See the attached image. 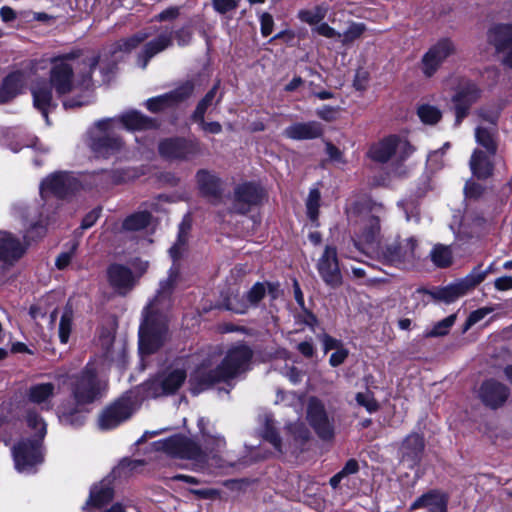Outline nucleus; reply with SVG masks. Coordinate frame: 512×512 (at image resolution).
<instances>
[{
	"instance_id": "nucleus-62",
	"label": "nucleus",
	"mask_w": 512,
	"mask_h": 512,
	"mask_svg": "<svg viewBox=\"0 0 512 512\" xmlns=\"http://www.w3.org/2000/svg\"><path fill=\"white\" fill-rule=\"evenodd\" d=\"M494 286L499 291H507L512 289V276H503L495 280Z\"/></svg>"
},
{
	"instance_id": "nucleus-1",
	"label": "nucleus",
	"mask_w": 512,
	"mask_h": 512,
	"mask_svg": "<svg viewBox=\"0 0 512 512\" xmlns=\"http://www.w3.org/2000/svg\"><path fill=\"white\" fill-rule=\"evenodd\" d=\"M98 64L94 55L86 57L81 63L72 55L54 59L50 70V84L38 81L31 87L34 107L39 110L48 123V113L57 106L51 87L58 97L65 96L78 88L87 90L91 87V74Z\"/></svg>"
},
{
	"instance_id": "nucleus-46",
	"label": "nucleus",
	"mask_w": 512,
	"mask_h": 512,
	"mask_svg": "<svg viewBox=\"0 0 512 512\" xmlns=\"http://www.w3.org/2000/svg\"><path fill=\"white\" fill-rule=\"evenodd\" d=\"M219 83H216L212 89L205 95V97L198 103L196 110L193 114L194 119H202L207 111L208 107L212 105L213 100L216 96Z\"/></svg>"
},
{
	"instance_id": "nucleus-37",
	"label": "nucleus",
	"mask_w": 512,
	"mask_h": 512,
	"mask_svg": "<svg viewBox=\"0 0 512 512\" xmlns=\"http://www.w3.org/2000/svg\"><path fill=\"white\" fill-rule=\"evenodd\" d=\"M329 7L326 4L314 6L309 9H302L298 12V18L311 26H317L327 16Z\"/></svg>"
},
{
	"instance_id": "nucleus-60",
	"label": "nucleus",
	"mask_w": 512,
	"mask_h": 512,
	"mask_svg": "<svg viewBox=\"0 0 512 512\" xmlns=\"http://www.w3.org/2000/svg\"><path fill=\"white\" fill-rule=\"evenodd\" d=\"M469 108L470 107H468V105H464L463 103L460 102H455V126L460 125L462 120L467 116Z\"/></svg>"
},
{
	"instance_id": "nucleus-22",
	"label": "nucleus",
	"mask_w": 512,
	"mask_h": 512,
	"mask_svg": "<svg viewBox=\"0 0 512 512\" xmlns=\"http://www.w3.org/2000/svg\"><path fill=\"white\" fill-rule=\"evenodd\" d=\"M54 396L55 385L53 383H37L28 388L26 405H37L42 411H49L53 407L52 400Z\"/></svg>"
},
{
	"instance_id": "nucleus-10",
	"label": "nucleus",
	"mask_w": 512,
	"mask_h": 512,
	"mask_svg": "<svg viewBox=\"0 0 512 512\" xmlns=\"http://www.w3.org/2000/svg\"><path fill=\"white\" fill-rule=\"evenodd\" d=\"M187 372L184 368L170 367L146 382L144 390L147 397H159L175 393L185 382Z\"/></svg>"
},
{
	"instance_id": "nucleus-13",
	"label": "nucleus",
	"mask_w": 512,
	"mask_h": 512,
	"mask_svg": "<svg viewBox=\"0 0 512 512\" xmlns=\"http://www.w3.org/2000/svg\"><path fill=\"white\" fill-rule=\"evenodd\" d=\"M455 52L454 43L443 38L432 45L428 51L422 56L420 69L426 77H432L442 63Z\"/></svg>"
},
{
	"instance_id": "nucleus-16",
	"label": "nucleus",
	"mask_w": 512,
	"mask_h": 512,
	"mask_svg": "<svg viewBox=\"0 0 512 512\" xmlns=\"http://www.w3.org/2000/svg\"><path fill=\"white\" fill-rule=\"evenodd\" d=\"M159 153L171 160H188L200 153L197 141L167 139L159 144Z\"/></svg>"
},
{
	"instance_id": "nucleus-44",
	"label": "nucleus",
	"mask_w": 512,
	"mask_h": 512,
	"mask_svg": "<svg viewBox=\"0 0 512 512\" xmlns=\"http://www.w3.org/2000/svg\"><path fill=\"white\" fill-rule=\"evenodd\" d=\"M321 195L317 188H313L309 191L308 198L306 200L307 215L312 222H316L319 216Z\"/></svg>"
},
{
	"instance_id": "nucleus-9",
	"label": "nucleus",
	"mask_w": 512,
	"mask_h": 512,
	"mask_svg": "<svg viewBox=\"0 0 512 512\" xmlns=\"http://www.w3.org/2000/svg\"><path fill=\"white\" fill-rule=\"evenodd\" d=\"M418 240L413 236L396 237L380 247L375 256L384 264L397 268L412 266L418 258Z\"/></svg>"
},
{
	"instance_id": "nucleus-56",
	"label": "nucleus",
	"mask_w": 512,
	"mask_h": 512,
	"mask_svg": "<svg viewBox=\"0 0 512 512\" xmlns=\"http://www.w3.org/2000/svg\"><path fill=\"white\" fill-rule=\"evenodd\" d=\"M180 14V7L178 6H171L165 10H163L161 13H159L157 16H155V19L158 21H170L176 19Z\"/></svg>"
},
{
	"instance_id": "nucleus-54",
	"label": "nucleus",
	"mask_w": 512,
	"mask_h": 512,
	"mask_svg": "<svg viewBox=\"0 0 512 512\" xmlns=\"http://www.w3.org/2000/svg\"><path fill=\"white\" fill-rule=\"evenodd\" d=\"M316 114L318 117L325 121H334L338 116V108L331 106H323L317 109Z\"/></svg>"
},
{
	"instance_id": "nucleus-23",
	"label": "nucleus",
	"mask_w": 512,
	"mask_h": 512,
	"mask_svg": "<svg viewBox=\"0 0 512 512\" xmlns=\"http://www.w3.org/2000/svg\"><path fill=\"white\" fill-rule=\"evenodd\" d=\"M25 248L12 234L0 231V264L11 266L24 254Z\"/></svg>"
},
{
	"instance_id": "nucleus-48",
	"label": "nucleus",
	"mask_w": 512,
	"mask_h": 512,
	"mask_svg": "<svg viewBox=\"0 0 512 512\" xmlns=\"http://www.w3.org/2000/svg\"><path fill=\"white\" fill-rule=\"evenodd\" d=\"M241 0H211L213 10L219 15L234 12Z\"/></svg>"
},
{
	"instance_id": "nucleus-32",
	"label": "nucleus",
	"mask_w": 512,
	"mask_h": 512,
	"mask_svg": "<svg viewBox=\"0 0 512 512\" xmlns=\"http://www.w3.org/2000/svg\"><path fill=\"white\" fill-rule=\"evenodd\" d=\"M446 505L447 500L442 493L431 491L418 498L412 504V509L428 508L430 512H446Z\"/></svg>"
},
{
	"instance_id": "nucleus-64",
	"label": "nucleus",
	"mask_w": 512,
	"mask_h": 512,
	"mask_svg": "<svg viewBox=\"0 0 512 512\" xmlns=\"http://www.w3.org/2000/svg\"><path fill=\"white\" fill-rule=\"evenodd\" d=\"M286 377L293 384H297L302 380L303 373L295 367H290L286 370Z\"/></svg>"
},
{
	"instance_id": "nucleus-41",
	"label": "nucleus",
	"mask_w": 512,
	"mask_h": 512,
	"mask_svg": "<svg viewBox=\"0 0 512 512\" xmlns=\"http://www.w3.org/2000/svg\"><path fill=\"white\" fill-rule=\"evenodd\" d=\"M476 142L483 146L488 154H495L496 143L494 137V131L485 127H477L475 130Z\"/></svg>"
},
{
	"instance_id": "nucleus-11",
	"label": "nucleus",
	"mask_w": 512,
	"mask_h": 512,
	"mask_svg": "<svg viewBox=\"0 0 512 512\" xmlns=\"http://www.w3.org/2000/svg\"><path fill=\"white\" fill-rule=\"evenodd\" d=\"M137 409L136 401L131 395H125L99 416V427L103 430L113 429L127 420Z\"/></svg>"
},
{
	"instance_id": "nucleus-38",
	"label": "nucleus",
	"mask_w": 512,
	"mask_h": 512,
	"mask_svg": "<svg viewBox=\"0 0 512 512\" xmlns=\"http://www.w3.org/2000/svg\"><path fill=\"white\" fill-rule=\"evenodd\" d=\"M151 216L147 211H140L131 214L126 217L122 223V229L124 231H138L148 226L150 223Z\"/></svg>"
},
{
	"instance_id": "nucleus-61",
	"label": "nucleus",
	"mask_w": 512,
	"mask_h": 512,
	"mask_svg": "<svg viewBox=\"0 0 512 512\" xmlns=\"http://www.w3.org/2000/svg\"><path fill=\"white\" fill-rule=\"evenodd\" d=\"M99 216H100V210L94 209L93 211L88 213L83 218L81 227L83 229H88V228L92 227L95 224V222L97 221V219L99 218Z\"/></svg>"
},
{
	"instance_id": "nucleus-27",
	"label": "nucleus",
	"mask_w": 512,
	"mask_h": 512,
	"mask_svg": "<svg viewBox=\"0 0 512 512\" xmlns=\"http://www.w3.org/2000/svg\"><path fill=\"white\" fill-rule=\"evenodd\" d=\"M113 495L114 492L111 481L104 479L100 483L92 486L89 498L83 506V510L86 511L90 507L101 508L112 500Z\"/></svg>"
},
{
	"instance_id": "nucleus-31",
	"label": "nucleus",
	"mask_w": 512,
	"mask_h": 512,
	"mask_svg": "<svg viewBox=\"0 0 512 512\" xmlns=\"http://www.w3.org/2000/svg\"><path fill=\"white\" fill-rule=\"evenodd\" d=\"M197 184L201 193L210 198H218L221 194L220 179L207 170H200L196 174Z\"/></svg>"
},
{
	"instance_id": "nucleus-45",
	"label": "nucleus",
	"mask_w": 512,
	"mask_h": 512,
	"mask_svg": "<svg viewBox=\"0 0 512 512\" xmlns=\"http://www.w3.org/2000/svg\"><path fill=\"white\" fill-rule=\"evenodd\" d=\"M417 113L421 121L426 124H435L442 116L441 111L430 104H423L419 106Z\"/></svg>"
},
{
	"instance_id": "nucleus-40",
	"label": "nucleus",
	"mask_w": 512,
	"mask_h": 512,
	"mask_svg": "<svg viewBox=\"0 0 512 512\" xmlns=\"http://www.w3.org/2000/svg\"><path fill=\"white\" fill-rule=\"evenodd\" d=\"M72 326L73 310L71 306L67 305L62 313L58 328V336L61 343L66 344L69 341Z\"/></svg>"
},
{
	"instance_id": "nucleus-7",
	"label": "nucleus",
	"mask_w": 512,
	"mask_h": 512,
	"mask_svg": "<svg viewBox=\"0 0 512 512\" xmlns=\"http://www.w3.org/2000/svg\"><path fill=\"white\" fill-rule=\"evenodd\" d=\"M209 421L205 418L198 420V427L202 433L204 450H202L194 441L184 436H173L164 441L157 442L156 450L163 451L166 454L181 459L192 460L197 464L203 465L208 458H215L221 453L225 446V439L214 433L212 428L208 427Z\"/></svg>"
},
{
	"instance_id": "nucleus-33",
	"label": "nucleus",
	"mask_w": 512,
	"mask_h": 512,
	"mask_svg": "<svg viewBox=\"0 0 512 512\" xmlns=\"http://www.w3.org/2000/svg\"><path fill=\"white\" fill-rule=\"evenodd\" d=\"M424 449V442L418 434L409 435L403 442L401 447L402 457L404 460L410 461L413 465L419 459Z\"/></svg>"
},
{
	"instance_id": "nucleus-34",
	"label": "nucleus",
	"mask_w": 512,
	"mask_h": 512,
	"mask_svg": "<svg viewBox=\"0 0 512 512\" xmlns=\"http://www.w3.org/2000/svg\"><path fill=\"white\" fill-rule=\"evenodd\" d=\"M490 155L480 150H475L470 159V169L477 178H487L492 174Z\"/></svg>"
},
{
	"instance_id": "nucleus-18",
	"label": "nucleus",
	"mask_w": 512,
	"mask_h": 512,
	"mask_svg": "<svg viewBox=\"0 0 512 512\" xmlns=\"http://www.w3.org/2000/svg\"><path fill=\"white\" fill-rule=\"evenodd\" d=\"M307 419L315 432L322 439L333 436V425L326 413L325 407L317 398H310L307 407Z\"/></svg>"
},
{
	"instance_id": "nucleus-25",
	"label": "nucleus",
	"mask_w": 512,
	"mask_h": 512,
	"mask_svg": "<svg viewBox=\"0 0 512 512\" xmlns=\"http://www.w3.org/2000/svg\"><path fill=\"white\" fill-rule=\"evenodd\" d=\"M173 31L165 29L155 39L149 41L138 55V65L145 69L149 60L172 45Z\"/></svg>"
},
{
	"instance_id": "nucleus-26",
	"label": "nucleus",
	"mask_w": 512,
	"mask_h": 512,
	"mask_svg": "<svg viewBox=\"0 0 512 512\" xmlns=\"http://www.w3.org/2000/svg\"><path fill=\"white\" fill-rule=\"evenodd\" d=\"M507 397L508 389L506 386L496 381H486L480 388V398L486 405L492 408L502 405Z\"/></svg>"
},
{
	"instance_id": "nucleus-43",
	"label": "nucleus",
	"mask_w": 512,
	"mask_h": 512,
	"mask_svg": "<svg viewBox=\"0 0 512 512\" xmlns=\"http://www.w3.org/2000/svg\"><path fill=\"white\" fill-rule=\"evenodd\" d=\"M480 97V89L474 83H468L454 97V102H460L470 107Z\"/></svg>"
},
{
	"instance_id": "nucleus-51",
	"label": "nucleus",
	"mask_w": 512,
	"mask_h": 512,
	"mask_svg": "<svg viewBox=\"0 0 512 512\" xmlns=\"http://www.w3.org/2000/svg\"><path fill=\"white\" fill-rule=\"evenodd\" d=\"M263 437L269 441L275 447V449L281 451V439L269 421H267L266 428L263 431Z\"/></svg>"
},
{
	"instance_id": "nucleus-14",
	"label": "nucleus",
	"mask_w": 512,
	"mask_h": 512,
	"mask_svg": "<svg viewBox=\"0 0 512 512\" xmlns=\"http://www.w3.org/2000/svg\"><path fill=\"white\" fill-rule=\"evenodd\" d=\"M485 278L486 272H472L462 280L435 291L433 297L445 303H451L483 282Z\"/></svg>"
},
{
	"instance_id": "nucleus-24",
	"label": "nucleus",
	"mask_w": 512,
	"mask_h": 512,
	"mask_svg": "<svg viewBox=\"0 0 512 512\" xmlns=\"http://www.w3.org/2000/svg\"><path fill=\"white\" fill-rule=\"evenodd\" d=\"M192 90V85L187 83L172 92L148 99L146 102V107L151 112L161 111L179 101L186 99L191 95Z\"/></svg>"
},
{
	"instance_id": "nucleus-6",
	"label": "nucleus",
	"mask_w": 512,
	"mask_h": 512,
	"mask_svg": "<svg viewBox=\"0 0 512 512\" xmlns=\"http://www.w3.org/2000/svg\"><path fill=\"white\" fill-rule=\"evenodd\" d=\"M346 214L354 228V244L357 249L375 255L380 249V222L385 215L384 207L369 201H355L348 205Z\"/></svg>"
},
{
	"instance_id": "nucleus-29",
	"label": "nucleus",
	"mask_w": 512,
	"mask_h": 512,
	"mask_svg": "<svg viewBox=\"0 0 512 512\" xmlns=\"http://www.w3.org/2000/svg\"><path fill=\"white\" fill-rule=\"evenodd\" d=\"M266 294V285L264 283L257 282L247 293L246 302L240 303L236 297H231L227 299V309L238 313L243 314L247 311L249 306L257 305L260 300Z\"/></svg>"
},
{
	"instance_id": "nucleus-30",
	"label": "nucleus",
	"mask_w": 512,
	"mask_h": 512,
	"mask_svg": "<svg viewBox=\"0 0 512 512\" xmlns=\"http://www.w3.org/2000/svg\"><path fill=\"white\" fill-rule=\"evenodd\" d=\"M322 128L317 122L296 123L284 130L287 138L294 140L315 139L321 136Z\"/></svg>"
},
{
	"instance_id": "nucleus-53",
	"label": "nucleus",
	"mask_w": 512,
	"mask_h": 512,
	"mask_svg": "<svg viewBox=\"0 0 512 512\" xmlns=\"http://www.w3.org/2000/svg\"><path fill=\"white\" fill-rule=\"evenodd\" d=\"M261 33L264 37L269 36L272 33L274 21L272 16L264 12L260 15Z\"/></svg>"
},
{
	"instance_id": "nucleus-63",
	"label": "nucleus",
	"mask_w": 512,
	"mask_h": 512,
	"mask_svg": "<svg viewBox=\"0 0 512 512\" xmlns=\"http://www.w3.org/2000/svg\"><path fill=\"white\" fill-rule=\"evenodd\" d=\"M175 37L178 45L185 46L190 42L192 34L188 29L181 28L178 31H176Z\"/></svg>"
},
{
	"instance_id": "nucleus-20",
	"label": "nucleus",
	"mask_w": 512,
	"mask_h": 512,
	"mask_svg": "<svg viewBox=\"0 0 512 512\" xmlns=\"http://www.w3.org/2000/svg\"><path fill=\"white\" fill-rule=\"evenodd\" d=\"M318 272L323 281L331 286L337 287L341 284L342 276L339 269L337 252L334 247L327 246L317 264Z\"/></svg>"
},
{
	"instance_id": "nucleus-5",
	"label": "nucleus",
	"mask_w": 512,
	"mask_h": 512,
	"mask_svg": "<svg viewBox=\"0 0 512 512\" xmlns=\"http://www.w3.org/2000/svg\"><path fill=\"white\" fill-rule=\"evenodd\" d=\"M252 355L249 346L238 344L227 351L222 362L215 369L210 368V362H202L190 376L191 392L197 395L214 383L227 382L247 371Z\"/></svg>"
},
{
	"instance_id": "nucleus-28",
	"label": "nucleus",
	"mask_w": 512,
	"mask_h": 512,
	"mask_svg": "<svg viewBox=\"0 0 512 512\" xmlns=\"http://www.w3.org/2000/svg\"><path fill=\"white\" fill-rule=\"evenodd\" d=\"M26 84L23 72L17 71L9 74L0 86V105L9 102L20 94Z\"/></svg>"
},
{
	"instance_id": "nucleus-47",
	"label": "nucleus",
	"mask_w": 512,
	"mask_h": 512,
	"mask_svg": "<svg viewBox=\"0 0 512 512\" xmlns=\"http://www.w3.org/2000/svg\"><path fill=\"white\" fill-rule=\"evenodd\" d=\"M455 320H456V314H452V315L446 317L445 319L437 322L433 326L431 331H429L427 333V336L437 337V336L446 335L449 332L450 328L454 325Z\"/></svg>"
},
{
	"instance_id": "nucleus-55",
	"label": "nucleus",
	"mask_w": 512,
	"mask_h": 512,
	"mask_svg": "<svg viewBox=\"0 0 512 512\" xmlns=\"http://www.w3.org/2000/svg\"><path fill=\"white\" fill-rule=\"evenodd\" d=\"M348 353H349L348 350L344 346L335 350L330 356V359H329L330 365L333 367H337V366L341 365L347 358Z\"/></svg>"
},
{
	"instance_id": "nucleus-42",
	"label": "nucleus",
	"mask_w": 512,
	"mask_h": 512,
	"mask_svg": "<svg viewBox=\"0 0 512 512\" xmlns=\"http://www.w3.org/2000/svg\"><path fill=\"white\" fill-rule=\"evenodd\" d=\"M366 29L367 28L364 23L351 22L343 33L340 32L339 40L343 45H348L359 39L364 34Z\"/></svg>"
},
{
	"instance_id": "nucleus-12",
	"label": "nucleus",
	"mask_w": 512,
	"mask_h": 512,
	"mask_svg": "<svg viewBox=\"0 0 512 512\" xmlns=\"http://www.w3.org/2000/svg\"><path fill=\"white\" fill-rule=\"evenodd\" d=\"M413 151L412 146L405 139L397 136H389L381 142L373 145L369 150V156L378 162H386L392 156L404 160Z\"/></svg>"
},
{
	"instance_id": "nucleus-15",
	"label": "nucleus",
	"mask_w": 512,
	"mask_h": 512,
	"mask_svg": "<svg viewBox=\"0 0 512 512\" xmlns=\"http://www.w3.org/2000/svg\"><path fill=\"white\" fill-rule=\"evenodd\" d=\"M79 186L78 181L69 173L57 172L45 178L40 184V194L43 198L49 194L57 197H65L75 191Z\"/></svg>"
},
{
	"instance_id": "nucleus-57",
	"label": "nucleus",
	"mask_w": 512,
	"mask_h": 512,
	"mask_svg": "<svg viewBox=\"0 0 512 512\" xmlns=\"http://www.w3.org/2000/svg\"><path fill=\"white\" fill-rule=\"evenodd\" d=\"M201 127V129L210 134H219L222 131V126L218 122H205L204 117L202 119H194Z\"/></svg>"
},
{
	"instance_id": "nucleus-35",
	"label": "nucleus",
	"mask_w": 512,
	"mask_h": 512,
	"mask_svg": "<svg viewBox=\"0 0 512 512\" xmlns=\"http://www.w3.org/2000/svg\"><path fill=\"white\" fill-rule=\"evenodd\" d=\"M190 228V220L188 217H185L179 225L177 240L169 250L170 256L174 262L178 260L185 252Z\"/></svg>"
},
{
	"instance_id": "nucleus-8",
	"label": "nucleus",
	"mask_w": 512,
	"mask_h": 512,
	"mask_svg": "<svg viewBox=\"0 0 512 512\" xmlns=\"http://www.w3.org/2000/svg\"><path fill=\"white\" fill-rule=\"evenodd\" d=\"M23 421L33 439L19 441L12 453L16 470L29 474L43 462L42 441L47 433V423L35 407L28 405L24 407Z\"/></svg>"
},
{
	"instance_id": "nucleus-39",
	"label": "nucleus",
	"mask_w": 512,
	"mask_h": 512,
	"mask_svg": "<svg viewBox=\"0 0 512 512\" xmlns=\"http://www.w3.org/2000/svg\"><path fill=\"white\" fill-rule=\"evenodd\" d=\"M431 261L440 268H445L452 263V251L449 246L435 245L430 252Z\"/></svg>"
},
{
	"instance_id": "nucleus-4",
	"label": "nucleus",
	"mask_w": 512,
	"mask_h": 512,
	"mask_svg": "<svg viewBox=\"0 0 512 512\" xmlns=\"http://www.w3.org/2000/svg\"><path fill=\"white\" fill-rule=\"evenodd\" d=\"M120 125L132 132L152 130L156 127L153 119L135 110L128 111L118 118L99 120L90 130L89 146L95 154L108 157L122 149L123 141L116 134Z\"/></svg>"
},
{
	"instance_id": "nucleus-52",
	"label": "nucleus",
	"mask_w": 512,
	"mask_h": 512,
	"mask_svg": "<svg viewBox=\"0 0 512 512\" xmlns=\"http://www.w3.org/2000/svg\"><path fill=\"white\" fill-rule=\"evenodd\" d=\"M313 32H316L317 34L328 38V39H337L339 40L340 32L335 30L333 27L329 26L325 22L319 23L317 26H315L312 29Z\"/></svg>"
},
{
	"instance_id": "nucleus-59",
	"label": "nucleus",
	"mask_w": 512,
	"mask_h": 512,
	"mask_svg": "<svg viewBox=\"0 0 512 512\" xmlns=\"http://www.w3.org/2000/svg\"><path fill=\"white\" fill-rule=\"evenodd\" d=\"M322 343L324 347V351L328 352L329 350H337L343 346L341 341L330 337L329 335L324 334L322 337Z\"/></svg>"
},
{
	"instance_id": "nucleus-58",
	"label": "nucleus",
	"mask_w": 512,
	"mask_h": 512,
	"mask_svg": "<svg viewBox=\"0 0 512 512\" xmlns=\"http://www.w3.org/2000/svg\"><path fill=\"white\" fill-rule=\"evenodd\" d=\"M482 191V186L472 181H468L464 188L465 195L469 198H477L481 195Z\"/></svg>"
},
{
	"instance_id": "nucleus-49",
	"label": "nucleus",
	"mask_w": 512,
	"mask_h": 512,
	"mask_svg": "<svg viewBox=\"0 0 512 512\" xmlns=\"http://www.w3.org/2000/svg\"><path fill=\"white\" fill-rule=\"evenodd\" d=\"M494 311L493 307H482L470 313L465 323L464 330H468L470 327L484 319L488 314Z\"/></svg>"
},
{
	"instance_id": "nucleus-2",
	"label": "nucleus",
	"mask_w": 512,
	"mask_h": 512,
	"mask_svg": "<svg viewBox=\"0 0 512 512\" xmlns=\"http://www.w3.org/2000/svg\"><path fill=\"white\" fill-rule=\"evenodd\" d=\"M179 279V268L174 263L168 278L160 282L155 298L144 311V320L139 329V351L149 355L158 350L167 339V317L164 310L171 305L170 295Z\"/></svg>"
},
{
	"instance_id": "nucleus-17",
	"label": "nucleus",
	"mask_w": 512,
	"mask_h": 512,
	"mask_svg": "<svg viewBox=\"0 0 512 512\" xmlns=\"http://www.w3.org/2000/svg\"><path fill=\"white\" fill-rule=\"evenodd\" d=\"M147 265V262L141 263V273L139 274H134L128 267L121 264L110 265L107 271L110 285L120 294H126L134 287Z\"/></svg>"
},
{
	"instance_id": "nucleus-21",
	"label": "nucleus",
	"mask_w": 512,
	"mask_h": 512,
	"mask_svg": "<svg viewBox=\"0 0 512 512\" xmlns=\"http://www.w3.org/2000/svg\"><path fill=\"white\" fill-rule=\"evenodd\" d=\"M262 198L261 190L254 184L244 183L236 187L232 211L239 214L247 213Z\"/></svg>"
},
{
	"instance_id": "nucleus-19",
	"label": "nucleus",
	"mask_w": 512,
	"mask_h": 512,
	"mask_svg": "<svg viewBox=\"0 0 512 512\" xmlns=\"http://www.w3.org/2000/svg\"><path fill=\"white\" fill-rule=\"evenodd\" d=\"M488 41L497 53L503 55V62L512 67V25L497 24L488 31Z\"/></svg>"
},
{
	"instance_id": "nucleus-3",
	"label": "nucleus",
	"mask_w": 512,
	"mask_h": 512,
	"mask_svg": "<svg viewBox=\"0 0 512 512\" xmlns=\"http://www.w3.org/2000/svg\"><path fill=\"white\" fill-rule=\"evenodd\" d=\"M71 395L58 407L57 415L65 426H81L88 412L86 406L97 399L102 383L97 378L94 365L87 364L78 374L68 378Z\"/></svg>"
},
{
	"instance_id": "nucleus-36",
	"label": "nucleus",
	"mask_w": 512,
	"mask_h": 512,
	"mask_svg": "<svg viewBox=\"0 0 512 512\" xmlns=\"http://www.w3.org/2000/svg\"><path fill=\"white\" fill-rule=\"evenodd\" d=\"M149 37V33L140 31L133 36L125 39H121L113 44L111 53L114 60L118 59L117 54L119 52H130L135 49L140 43L145 41Z\"/></svg>"
},
{
	"instance_id": "nucleus-50",
	"label": "nucleus",
	"mask_w": 512,
	"mask_h": 512,
	"mask_svg": "<svg viewBox=\"0 0 512 512\" xmlns=\"http://www.w3.org/2000/svg\"><path fill=\"white\" fill-rule=\"evenodd\" d=\"M356 401L359 405L365 407L369 413L375 412L378 409V404L370 392L357 393Z\"/></svg>"
}]
</instances>
